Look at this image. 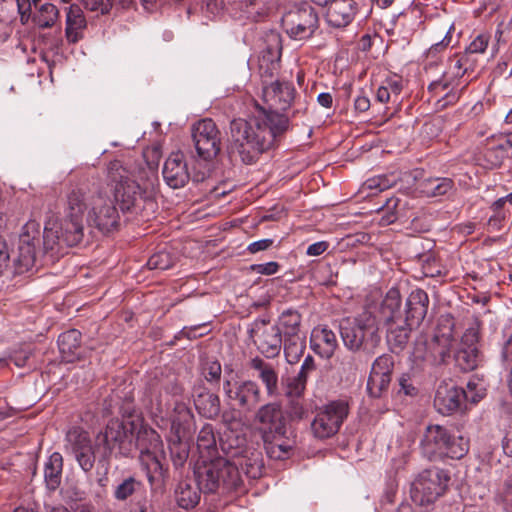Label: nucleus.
Returning a JSON list of instances; mask_svg holds the SVG:
<instances>
[{
    "instance_id": "1",
    "label": "nucleus",
    "mask_w": 512,
    "mask_h": 512,
    "mask_svg": "<svg viewBox=\"0 0 512 512\" xmlns=\"http://www.w3.org/2000/svg\"><path fill=\"white\" fill-rule=\"evenodd\" d=\"M289 128L288 116L263 108L248 119L235 118L229 125L228 152L231 157L237 155L246 165L254 164Z\"/></svg>"
},
{
    "instance_id": "2",
    "label": "nucleus",
    "mask_w": 512,
    "mask_h": 512,
    "mask_svg": "<svg viewBox=\"0 0 512 512\" xmlns=\"http://www.w3.org/2000/svg\"><path fill=\"white\" fill-rule=\"evenodd\" d=\"M107 181L111 186L114 201L120 206L122 212L143 214L145 211H154L156 207L157 177L133 179L131 173L119 160L111 161L107 167Z\"/></svg>"
},
{
    "instance_id": "3",
    "label": "nucleus",
    "mask_w": 512,
    "mask_h": 512,
    "mask_svg": "<svg viewBox=\"0 0 512 512\" xmlns=\"http://www.w3.org/2000/svg\"><path fill=\"white\" fill-rule=\"evenodd\" d=\"M182 387L173 383L154 395L149 411L158 426L170 424L176 438L189 437L194 426V415L189 406L180 399Z\"/></svg>"
},
{
    "instance_id": "4",
    "label": "nucleus",
    "mask_w": 512,
    "mask_h": 512,
    "mask_svg": "<svg viewBox=\"0 0 512 512\" xmlns=\"http://www.w3.org/2000/svg\"><path fill=\"white\" fill-rule=\"evenodd\" d=\"M194 476L199 491L203 493H214L219 488L229 492L241 487L243 479L234 466H229V460L216 457L200 459L194 466Z\"/></svg>"
},
{
    "instance_id": "5",
    "label": "nucleus",
    "mask_w": 512,
    "mask_h": 512,
    "mask_svg": "<svg viewBox=\"0 0 512 512\" xmlns=\"http://www.w3.org/2000/svg\"><path fill=\"white\" fill-rule=\"evenodd\" d=\"M135 449L139 450V461L146 471L147 479L152 488L164 485L168 476L166 453L160 435L152 428H141L134 441Z\"/></svg>"
},
{
    "instance_id": "6",
    "label": "nucleus",
    "mask_w": 512,
    "mask_h": 512,
    "mask_svg": "<svg viewBox=\"0 0 512 512\" xmlns=\"http://www.w3.org/2000/svg\"><path fill=\"white\" fill-rule=\"evenodd\" d=\"M422 454L430 461L445 458L461 459L469 450L468 441L462 436H455L442 425H428L420 442Z\"/></svg>"
},
{
    "instance_id": "7",
    "label": "nucleus",
    "mask_w": 512,
    "mask_h": 512,
    "mask_svg": "<svg viewBox=\"0 0 512 512\" xmlns=\"http://www.w3.org/2000/svg\"><path fill=\"white\" fill-rule=\"evenodd\" d=\"M275 324L284 339V355L287 362L297 363L306 349V333L303 331L301 313L294 308L285 309Z\"/></svg>"
},
{
    "instance_id": "8",
    "label": "nucleus",
    "mask_w": 512,
    "mask_h": 512,
    "mask_svg": "<svg viewBox=\"0 0 512 512\" xmlns=\"http://www.w3.org/2000/svg\"><path fill=\"white\" fill-rule=\"evenodd\" d=\"M133 422H124L112 419L106 425L104 431L98 433L96 442L104 446L106 454H114L115 457H129L135 450Z\"/></svg>"
},
{
    "instance_id": "9",
    "label": "nucleus",
    "mask_w": 512,
    "mask_h": 512,
    "mask_svg": "<svg viewBox=\"0 0 512 512\" xmlns=\"http://www.w3.org/2000/svg\"><path fill=\"white\" fill-rule=\"evenodd\" d=\"M319 26L318 12L306 2L293 7L282 17V27L293 40L303 41L312 38Z\"/></svg>"
},
{
    "instance_id": "10",
    "label": "nucleus",
    "mask_w": 512,
    "mask_h": 512,
    "mask_svg": "<svg viewBox=\"0 0 512 512\" xmlns=\"http://www.w3.org/2000/svg\"><path fill=\"white\" fill-rule=\"evenodd\" d=\"M84 221L67 217L60 218L59 224L45 226L43 244L46 251L60 253L66 247L78 245L84 237Z\"/></svg>"
},
{
    "instance_id": "11",
    "label": "nucleus",
    "mask_w": 512,
    "mask_h": 512,
    "mask_svg": "<svg viewBox=\"0 0 512 512\" xmlns=\"http://www.w3.org/2000/svg\"><path fill=\"white\" fill-rule=\"evenodd\" d=\"M450 477L440 468L422 471L412 484V499L419 505H427L437 500L446 490Z\"/></svg>"
},
{
    "instance_id": "12",
    "label": "nucleus",
    "mask_w": 512,
    "mask_h": 512,
    "mask_svg": "<svg viewBox=\"0 0 512 512\" xmlns=\"http://www.w3.org/2000/svg\"><path fill=\"white\" fill-rule=\"evenodd\" d=\"M449 346L450 340L444 335H434L430 339L420 336L414 343L412 361L421 369L441 365L449 356Z\"/></svg>"
},
{
    "instance_id": "13",
    "label": "nucleus",
    "mask_w": 512,
    "mask_h": 512,
    "mask_svg": "<svg viewBox=\"0 0 512 512\" xmlns=\"http://www.w3.org/2000/svg\"><path fill=\"white\" fill-rule=\"evenodd\" d=\"M41 226L35 220H29L21 229L17 255L13 261V275L29 272L35 265L36 246L39 244Z\"/></svg>"
},
{
    "instance_id": "14",
    "label": "nucleus",
    "mask_w": 512,
    "mask_h": 512,
    "mask_svg": "<svg viewBox=\"0 0 512 512\" xmlns=\"http://www.w3.org/2000/svg\"><path fill=\"white\" fill-rule=\"evenodd\" d=\"M349 413L346 401L335 400L324 405L311 423L313 435L318 439H327L334 436L342 426Z\"/></svg>"
},
{
    "instance_id": "15",
    "label": "nucleus",
    "mask_w": 512,
    "mask_h": 512,
    "mask_svg": "<svg viewBox=\"0 0 512 512\" xmlns=\"http://www.w3.org/2000/svg\"><path fill=\"white\" fill-rule=\"evenodd\" d=\"M264 47L258 60V74L262 87L279 81L280 60L282 54L281 35L271 30L265 34Z\"/></svg>"
},
{
    "instance_id": "16",
    "label": "nucleus",
    "mask_w": 512,
    "mask_h": 512,
    "mask_svg": "<svg viewBox=\"0 0 512 512\" xmlns=\"http://www.w3.org/2000/svg\"><path fill=\"white\" fill-rule=\"evenodd\" d=\"M248 332L257 350L268 359L279 356L284 349L283 336L276 324H270L269 319H255Z\"/></svg>"
},
{
    "instance_id": "17",
    "label": "nucleus",
    "mask_w": 512,
    "mask_h": 512,
    "mask_svg": "<svg viewBox=\"0 0 512 512\" xmlns=\"http://www.w3.org/2000/svg\"><path fill=\"white\" fill-rule=\"evenodd\" d=\"M87 221L102 233H109L119 226L120 215L114 199L98 191L90 197Z\"/></svg>"
},
{
    "instance_id": "18",
    "label": "nucleus",
    "mask_w": 512,
    "mask_h": 512,
    "mask_svg": "<svg viewBox=\"0 0 512 512\" xmlns=\"http://www.w3.org/2000/svg\"><path fill=\"white\" fill-rule=\"evenodd\" d=\"M65 451L78 463L83 472L89 473L95 465V446L89 433L79 427L70 429L66 434Z\"/></svg>"
},
{
    "instance_id": "19",
    "label": "nucleus",
    "mask_w": 512,
    "mask_h": 512,
    "mask_svg": "<svg viewBox=\"0 0 512 512\" xmlns=\"http://www.w3.org/2000/svg\"><path fill=\"white\" fill-rule=\"evenodd\" d=\"M192 139L198 156L203 160L214 159L221 150L220 131L210 118L193 125Z\"/></svg>"
},
{
    "instance_id": "20",
    "label": "nucleus",
    "mask_w": 512,
    "mask_h": 512,
    "mask_svg": "<svg viewBox=\"0 0 512 512\" xmlns=\"http://www.w3.org/2000/svg\"><path fill=\"white\" fill-rule=\"evenodd\" d=\"M223 391L229 401L245 412L253 411L261 401L260 387L252 380H225Z\"/></svg>"
},
{
    "instance_id": "21",
    "label": "nucleus",
    "mask_w": 512,
    "mask_h": 512,
    "mask_svg": "<svg viewBox=\"0 0 512 512\" xmlns=\"http://www.w3.org/2000/svg\"><path fill=\"white\" fill-rule=\"evenodd\" d=\"M255 421L261 425L262 438L270 439L273 435L281 436L288 432L286 417L280 403L270 402L259 407Z\"/></svg>"
},
{
    "instance_id": "22",
    "label": "nucleus",
    "mask_w": 512,
    "mask_h": 512,
    "mask_svg": "<svg viewBox=\"0 0 512 512\" xmlns=\"http://www.w3.org/2000/svg\"><path fill=\"white\" fill-rule=\"evenodd\" d=\"M296 90L288 81H277L262 87L264 101L269 109L266 111H286L295 99Z\"/></svg>"
},
{
    "instance_id": "23",
    "label": "nucleus",
    "mask_w": 512,
    "mask_h": 512,
    "mask_svg": "<svg viewBox=\"0 0 512 512\" xmlns=\"http://www.w3.org/2000/svg\"><path fill=\"white\" fill-rule=\"evenodd\" d=\"M465 402L464 389L452 383L442 381L435 392L434 407L442 415L457 412Z\"/></svg>"
},
{
    "instance_id": "24",
    "label": "nucleus",
    "mask_w": 512,
    "mask_h": 512,
    "mask_svg": "<svg viewBox=\"0 0 512 512\" xmlns=\"http://www.w3.org/2000/svg\"><path fill=\"white\" fill-rule=\"evenodd\" d=\"M456 84L447 74H442L440 79L432 81L428 85L429 98L436 111H441L450 105L455 104L459 95L455 90Z\"/></svg>"
},
{
    "instance_id": "25",
    "label": "nucleus",
    "mask_w": 512,
    "mask_h": 512,
    "mask_svg": "<svg viewBox=\"0 0 512 512\" xmlns=\"http://www.w3.org/2000/svg\"><path fill=\"white\" fill-rule=\"evenodd\" d=\"M229 466H234L240 475L242 473L249 479L261 477L264 468L261 451L248 447L239 453L233 460H229Z\"/></svg>"
},
{
    "instance_id": "26",
    "label": "nucleus",
    "mask_w": 512,
    "mask_h": 512,
    "mask_svg": "<svg viewBox=\"0 0 512 512\" xmlns=\"http://www.w3.org/2000/svg\"><path fill=\"white\" fill-rule=\"evenodd\" d=\"M166 183L174 189L181 188L189 180L187 164L181 152L170 154L166 159L162 171Z\"/></svg>"
},
{
    "instance_id": "27",
    "label": "nucleus",
    "mask_w": 512,
    "mask_h": 512,
    "mask_svg": "<svg viewBox=\"0 0 512 512\" xmlns=\"http://www.w3.org/2000/svg\"><path fill=\"white\" fill-rule=\"evenodd\" d=\"M360 322L364 329H362L358 339L357 352H362L367 358H370L375 354L381 342L379 319L377 315H368V318H364Z\"/></svg>"
},
{
    "instance_id": "28",
    "label": "nucleus",
    "mask_w": 512,
    "mask_h": 512,
    "mask_svg": "<svg viewBox=\"0 0 512 512\" xmlns=\"http://www.w3.org/2000/svg\"><path fill=\"white\" fill-rule=\"evenodd\" d=\"M368 315H376L375 311L372 310L371 307L365 309L360 314H358L354 318H344L340 321L339 331L344 346L352 351L357 352V343L360 337V333L362 329H364L363 324L360 322L364 318H368Z\"/></svg>"
},
{
    "instance_id": "29",
    "label": "nucleus",
    "mask_w": 512,
    "mask_h": 512,
    "mask_svg": "<svg viewBox=\"0 0 512 512\" xmlns=\"http://www.w3.org/2000/svg\"><path fill=\"white\" fill-rule=\"evenodd\" d=\"M356 14L354 0H331L325 14L326 22L334 28H343L351 23Z\"/></svg>"
},
{
    "instance_id": "30",
    "label": "nucleus",
    "mask_w": 512,
    "mask_h": 512,
    "mask_svg": "<svg viewBox=\"0 0 512 512\" xmlns=\"http://www.w3.org/2000/svg\"><path fill=\"white\" fill-rule=\"evenodd\" d=\"M428 294L422 289L413 290L406 301V317L410 326L418 327L427 315Z\"/></svg>"
},
{
    "instance_id": "31",
    "label": "nucleus",
    "mask_w": 512,
    "mask_h": 512,
    "mask_svg": "<svg viewBox=\"0 0 512 512\" xmlns=\"http://www.w3.org/2000/svg\"><path fill=\"white\" fill-rule=\"evenodd\" d=\"M89 199L81 188L71 189L63 198L61 216L84 221Z\"/></svg>"
},
{
    "instance_id": "32",
    "label": "nucleus",
    "mask_w": 512,
    "mask_h": 512,
    "mask_svg": "<svg viewBox=\"0 0 512 512\" xmlns=\"http://www.w3.org/2000/svg\"><path fill=\"white\" fill-rule=\"evenodd\" d=\"M310 345L315 353L330 358L338 347L336 334L327 326H318L312 330Z\"/></svg>"
},
{
    "instance_id": "33",
    "label": "nucleus",
    "mask_w": 512,
    "mask_h": 512,
    "mask_svg": "<svg viewBox=\"0 0 512 512\" xmlns=\"http://www.w3.org/2000/svg\"><path fill=\"white\" fill-rule=\"evenodd\" d=\"M65 24V36L69 43H77L83 39L87 21L80 6L72 4L66 9Z\"/></svg>"
},
{
    "instance_id": "34",
    "label": "nucleus",
    "mask_w": 512,
    "mask_h": 512,
    "mask_svg": "<svg viewBox=\"0 0 512 512\" xmlns=\"http://www.w3.org/2000/svg\"><path fill=\"white\" fill-rule=\"evenodd\" d=\"M250 367L258 372V378L264 384L268 396L279 394L278 374L274 367L256 356L250 361Z\"/></svg>"
},
{
    "instance_id": "35",
    "label": "nucleus",
    "mask_w": 512,
    "mask_h": 512,
    "mask_svg": "<svg viewBox=\"0 0 512 512\" xmlns=\"http://www.w3.org/2000/svg\"><path fill=\"white\" fill-rule=\"evenodd\" d=\"M387 342L393 352H401L408 343L410 332L414 326H410L408 321L399 317L398 321L386 323Z\"/></svg>"
},
{
    "instance_id": "36",
    "label": "nucleus",
    "mask_w": 512,
    "mask_h": 512,
    "mask_svg": "<svg viewBox=\"0 0 512 512\" xmlns=\"http://www.w3.org/2000/svg\"><path fill=\"white\" fill-rule=\"evenodd\" d=\"M263 441L266 454L274 460L287 459L295 446L294 437L289 435V431L281 436L273 435L270 439L263 438Z\"/></svg>"
},
{
    "instance_id": "37",
    "label": "nucleus",
    "mask_w": 512,
    "mask_h": 512,
    "mask_svg": "<svg viewBox=\"0 0 512 512\" xmlns=\"http://www.w3.org/2000/svg\"><path fill=\"white\" fill-rule=\"evenodd\" d=\"M194 405L198 413L207 419L217 418L221 411L219 396L206 389L195 395Z\"/></svg>"
},
{
    "instance_id": "38",
    "label": "nucleus",
    "mask_w": 512,
    "mask_h": 512,
    "mask_svg": "<svg viewBox=\"0 0 512 512\" xmlns=\"http://www.w3.org/2000/svg\"><path fill=\"white\" fill-rule=\"evenodd\" d=\"M82 334L76 329L61 333L58 337L59 351L64 360L72 362L79 357Z\"/></svg>"
},
{
    "instance_id": "39",
    "label": "nucleus",
    "mask_w": 512,
    "mask_h": 512,
    "mask_svg": "<svg viewBox=\"0 0 512 512\" xmlns=\"http://www.w3.org/2000/svg\"><path fill=\"white\" fill-rule=\"evenodd\" d=\"M400 307V292L398 289L392 288L387 292L381 303L379 310L380 317H378L379 322L384 321L385 323H390L393 321H398L399 317H402Z\"/></svg>"
},
{
    "instance_id": "40",
    "label": "nucleus",
    "mask_w": 512,
    "mask_h": 512,
    "mask_svg": "<svg viewBox=\"0 0 512 512\" xmlns=\"http://www.w3.org/2000/svg\"><path fill=\"white\" fill-rule=\"evenodd\" d=\"M63 457L59 452L52 453L44 465V481L49 490L55 491L61 484Z\"/></svg>"
},
{
    "instance_id": "41",
    "label": "nucleus",
    "mask_w": 512,
    "mask_h": 512,
    "mask_svg": "<svg viewBox=\"0 0 512 512\" xmlns=\"http://www.w3.org/2000/svg\"><path fill=\"white\" fill-rule=\"evenodd\" d=\"M244 436L238 435L232 430L224 431L219 438V447L225 455V459L233 460L239 453L247 449Z\"/></svg>"
},
{
    "instance_id": "42",
    "label": "nucleus",
    "mask_w": 512,
    "mask_h": 512,
    "mask_svg": "<svg viewBox=\"0 0 512 512\" xmlns=\"http://www.w3.org/2000/svg\"><path fill=\"white\" fill-rule=\"evenodd\" d=\"M200 492L198 487H193L189 481H181L175 490L176 502L183 509L193 508L200 500Z\"/></svg>"
},
{
    "instance_id": "43",
    "label": "nucleus",
    "mask_w": 512,
    "mask_h": 512,
    "mask_svg": "<svg viewBox=\"0 0 512 512\" xmlns=\"http://www.w3.org/2000/svg\"><path fill=\"white\" fill-rule=\"evenodd\" d=\"M421 191L428 197L443 196L454 187L452 179L447 177H430L424 179L421 184Z\"/></svg>"
},
{
    "instance_id": "44",
    "label": "nucleus",
    "mask_w": 512,
    "mask_h": 512,
    "mask_svg": "<svg viewBox=\"0 0 512 512\" xmlns=\"http://www.w3.org/2000/svg\"><path fill=\"white\" fill-rule=\"evenodd\" d=\"M197 447L201 456L213 457L217 453V441L212 424H205L199 431Z\"/></svg>"
},
{
    "instance_id": "45",
    "label": "nucleus",
    "mask_w": 512,
    "mask_h": 512,
    "mask_svg": "<svg viewBox=\"0 0 512 512\" xmlns=\"http://www.w3.org/2000/svg\"><path fill=\"white\" fill-rule=\"evenodd\" d=\"M403 89V80L399 76L385 79L376 92V99L380 103H387L391 100L397 101Z\"/></svg>"
},
{
    "instance_id": "46",
    "label": "nucleus",
    "mask_w": 512,
    "mask_h": 512,
    "mask_svg": "<svg viewBox=\"0 0 512 512\" xmlns=\"http://www.w3.org/2000/svg\"><path fill=\"white\" fill-rule=\"evenodd\" d=\"M142 489L143 483L135 477L129 476L114 487L113 497L119 502H124L137 495Z\"/></svg>"
},
{
    "instance_id": "47",
    "label": "nucleus",
    "mask_w": 512,
    "mask_h": 512,
    "mask_svg": "<svg viewBox=\"0 0 512 512\" xmlns=\"http://www.w3.org/2000/svg\"><path fill=\"white\" fill-rule=\"evenodd\" d=\"M474 69V60H471L467 55L456 54L449 60L448 70L444 72L450 76V79L455 83L456 80L460 79L469 70Z\"/></svg>"
},
{
    "instance_id": "48",
    "label": "nucleus",
    "mask_w": 512,
    "mask_h": 512,
    "mask_svg": "<svg viewBox=\"0 0 512 512\" xmlns=\"http://www.w3.org/2000/svg\"><path fill=\"white\" fill-rule=\"evenodd\" d=\"M59 19V10L52 3H44L34 15V23L41 29L53 27Z\"/></svg>"
},
{
    "instance_id": "49",
    "label": "nucleus",
    "mask_w": 512,
    "mask_h": 512,
    "mask_svg": "<svg viewBox=\"0 0 512 512\" xmlns=\"http://www.w3.org/2000/svg\"><path fill=\"white\" fill-rule=\"evenodd\" d=\"M457 365L463 371H472L477 368L480 362L478 348L460 347L455 355Z\"/></svg>"
},
{
    "instance_id": "50",
    "label": "nucleus",
    "mask_w": 512,
    "mask_h": 512,
    "mask_svg": "<svg viewBox=\"0 0 512 512\" xmlns=\"http://www.w3.org/2000/svg\"><path fill=\"white\" fill-rule=\"evenodd\" d=\"M186 438L187 437H179L178 439L173 435L170 440L169 449L171 459L176 468L182 467L188 459L189 447L188 443L185 441Z\"/></svg>"
},
{
    "instance_id": "51",
    "label": "nucleus",
    "mask_w": 512,
    "mask_h": 512,
    "mask_svg": "<svg viewBox=\"0 0 512 512\" xmlns=\"http://www.w3.org/2000/svg\"><path fill=\"white\" fill-rule=\"evenodd\" d=\"M507 148H512V133H508L504 136L503 143L487 149L485 157L492 167H497L501 164L507 152Z\"/></svg>"
},
{
    "instance_id": "52",
    "label": "nucleus",
    "mask_w": 512,
    "mask_h": 512,
    "mask_svg": "<svg viewBox=\"0 0 512 512\" xmlns=\"http://www.w3.org/2000/svg\"><path fill=\"white\" fill-rule=\"evenodd\" d=\"M392 377L369 374L367 380V391L370 396L379 398L386 392L391 383Z\"/></svg>"
},
{
    "instance_id": "53",
    "label": "nucleus",
    "mask_w": 512,
    "mask_h": 512,
    "mask_svg": "<svg viewBox=\"0 0 512 512\" xmlns=\"http://www.w3.org/2000/svg\"><path fill=\"white\" fill-rule=\"evenodd\" d=\"M393 369V357L389 354H383L374 360L370 374L392 377Z\"/></svg>"
},
{
    "instance_id": "54",
    "label": "nucleus",
    "mask_w": 512,
    "mask_h": 512,
    "mask_svg": "<svg viewBox=\"0 0 512 512\" xmlns=\"http://www.w3.org/2000/svg\"><path fill=\"white\" fill-rule=\"evenodd\" d=\"M150 270H167L174 265V258L169 252L159 251L153 254L147 261Z\"/></svg>"
},
{
    "instance_id": "55",
    "label": "nucleus",
    "mask_w": 512,
    "mask_h": 512,
    "mask_svg": "<svg viewBox=\"0 0 512 512\" xmlns=\"http://www.w3.org/2000/svg\"><path fill=\"white\" fill-rule=\"evenodd\" d=\"M400 200L395 197L388 198L383 206L379 209L382 212L380 223L382 225H389L397 220V207Z\"/></svg>"
},
{
    "instance_id": "56",
    "label": "nucleus",
    "mask_w": 512,
    "mask_h": 512,
    "mask_svg": "<svg viewBox=\"0 0 512 512\" xmlns=\"http://www.w3.org/2000/svg\"><path fill=\"white\" fill-rule=\"evenodd\" d=\"M286 413L291 422H298L307 417L308 410L304 407L300 398H290L286 408Z\"/></svg>"
},
{
    "instance_id": "57",
    "label": "nucleus",
    "mask_w": 512,
    "mask_h": 512,
    "mask_svg": "<svg viewBox=\"0 0 512 512\" xmlns=\"http://www.w3.org/2000/svg\"><path fill=\"white\" fill-rule=\"evenodd\" d=\"M496 500L504 504L505 509H512V475L507 477L498 487Z\"/></svg>"
},
{
    "instance_id": "58",
    "label": "nucleus",
    "mask_w": 512,
    "mask_h": 512,
    "mask_svg": "<svg viewBox=\"0 0 512 512\" xmlns=\"http://www.w3.org/2000/svg\"><path fill=\"white\" fill-rule=\"evenodd\" d=\"M490 36L488 34H479L466 48L464 55L470 59L472 54L484 53L489 44Z\"/></svg>"
},
{
    "instance_id": "59",
    "label": "nucleus",
    "mask_w": 512,
    "mask_h": 512,
    "mask_svg": "<svg viewBox=\"0 0 512 512\" xmlns=\"http://www.w3.org/2000/svg\"><path fill=\"white\" fill-rule=\"evenodd\" d=\"M450 41H451V36H450V31H448L447 34L445 35V37L440 42L433 44L427 50L426 58H427V60H431L429 62V65L437 63L438 54L441 53L442 51H444L448 47V45L450 44Z\"/></svg>"
},
{
    "instance_id": "60",
    "label": "nucleus",
    "mask_w": 512,
    "mask_h": 512,
    "mask_svg": "<svg viewBox=\"0 0 512 512\" xmlns=\"http://www.w3.org/2000/svg\"><path fill=\"white\" fill-rule=\"evenodd\" d=\"M306 388V384L303 383V380H300L297 377H293L289 379L286 387L285 394L289 398H300Z\"/></svg>"
},
{
    "instance_id": "61",
    "label": "nucleus",
    "mask_w": 512,
    "mask_h": 512,
    "mask_svg": "<svg viewBox=\"0 0 512 512\" xmlns=\"http://www.w3.org/2000/svg\"><path fill=\"white\" fill-rule=\"evenodd\" d=\"M479 328L478 326H471L467 328L461 339V346L466 348H478L479 342Z\"/></svg>"
},
{
    "instance_id": "62",
    "label": "nucleus",
    "mask_w": 512,
    "mask_h": 512,
    "mask_svg": "<svg viewBox=\"0 0 512 512\" xmlns=\"http://www.w3.org/2000/svg\"><path fill=\"white\" fill-rule=\"evenodd\" d=\"M82 4L86 10L102 15L109 13L112 8L109 0H82Z\"/></svg>"
},
{
    "instance_id": "63",
    "label": "nucleus",
    "mask_w": 512,
    "mask_h": 512,
    "mask_svg": "<svg viewBox=\"0 0 512 512\" xmlns=\"http://www.w3.org/2000/svg\"><path fill=\"white\" fill-rule=\"evenodd\" d=\"M209 333L207 324H199L189 327H184L179 332V337H186L188 339H196Z\"/></svg>"
},
{
    "instance_id": "64",
    "label": "nucleus",
    "mask_w": 512,
    "mask_h": 512,
    "mask_svg": "<svg viewBox=\"0 0 512 512\" xmlns=\"http://www.w3.org/2000/svg\"><path fill=\"white\" fill-rule=\"evenodd\" d=\"M221 373V364L218 361L208 362L203 369V375L209 382L219 381Z\"/></svg>"
}]
</instances>
